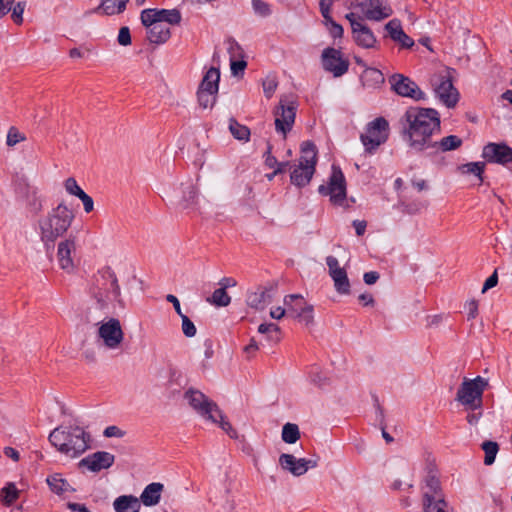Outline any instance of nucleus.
I'll return each mask as SVG.
<instances>
[{
    "mask_svg": "<svg viewBox=\"0 0 512 512\" xmlns=\"http://www.w3.org/2000/svg\"><path fill=\"white\" fill-rule=\"evenodd\" d=\"M403 139L417 152L428 151L435 132H440V114L433 108L409 107L400 119Z\"/></svg>",
    "mask_w": 512,
    "mask_h": 512,
    "instance_id": "1",
    "label": "nucleus"
},
{
    "mask_svg": "<svg viewBox=\"0 0 512 512\" xmlns=\"http://www.w3.org/2000/svg\"><path fill=\"white\" fill-rule=\"evenodd\" d=\"M74 218L73 211L60 203L39 219L40 239L47 251L53 249L56 240L66 234Z\"/></svg>",
    "mask_w": 512,
    "mask_h": 512,
    "instance_id": "2",
    "label": "nucleus"
},
{
    "mask_svg": "<svg viewBox=\"0 0 512 512\" xmlns=\"http://www.w3.org/2000/svg\"><path fill=\"white\" fill-rule=\"evenodd\" d=\"M49 442L60 453L76 458L89 448L90 435L79 426H59L51 431Z\"/></svg>",
    "mask_w": 512,
    "mask_h": 512,
    "instance_id": "3",
    "label": "nucleus"
},
{
    "mask_svg": "<svg viewBox=\"0 0 512 512\" xmlns=\"http://www.w3.org/2000/svg\"><path fill=\"white\" fill-rule=\"evenodd\" d=\"M95 279V286L92 294L96 299L100 309L107 307L108 300L116 301L120 307H124V301L121 298V289L118 283L116 273L110 266H105L98 272Z\"/></svg>",
    "mask_w": 512,
    "mask_h": 512,
    "instance_id": "4",
    "label": "nucleus"
},
{
    "mask_svg": "<svg viewBox=\"0 0 512 512\" xmlns=\"http://www.w3.org/2000/svg\"><path fill=\"white\" fill-rule=\"evenodd\" d=\"M488 386V381L477 376L474 379L465 378L456 393V400L462 404L466 410H481L483 406V393Z\"/></svg>",
    "mask_w": 512,
    "mask_h": 512,
    "instance_id": "5",
    "label": "nucleus"
},
{
    "mask_svg": "<svg viewBox=\"0 0 512 512\" xmlns=\"http://www.w3.org/2000/svg\"><path fill=\"white\" fill-rule=\"evenodd\" d=\"M389 138V122L384 117H377L367 123L360 141L366 154L372 155Z\"/></svg>",
    "mask_w": 512,
    "mask_h": 512,
    "instance_id": "6",
    "label": "nucleus"
},
{
    "mask_svg": "<svg viewBox=\"0 0 512 512\" xmlns=\"http://www.w3.org/2000/svg\"><path fill=\"white\" fill-rule=\"evenodd\" d=\"M321 196H329V201L334 206H342L347 198V183L345 176L338 165L333 164L331 174L326 184L318 187Z\"/></svg>",
    "mask_w": 512,
    "mask_h": 512,
    "instance_id": "7",
    "label": "nucleus"
},
{
    "mask_svg": "<svg viewBox=\"0 0 512 512\" xmlns=\"http://www.w3.org/2000/svg\"><path fill=\"white\" fill-rule=\"evenodd\" d=\"M184 398L188 400L189 405L204 419L217 422L216 416L213 412H220L219 406L216 402L210 400L204 393L199 390L189 388Z\"/></svg>",
    "mask_w": 512,
    "mask_h": 512,
    "instance_id": "8",
    "label": "nucleus"
},
{
    "mask_svg": "<svg viewBox=\"0 0 512 512\" xmlns=\"http://www.w3.org/2000/svg\"><path fill=\"white\" fill-rule=\"evenodd\" d=\"M453 69H446L444 73L437 76L435 82V93L440 101L448 108H453L459 101V93L453 85Z\"/></svg>",
    "mask_w": 512,
    "mask_h": 512,
    "instance_id": "9",
    "label": "nucleus"
},
{
    "mask_svg": "<svg viewBox=\"0 0 512 512\" xmlns=\"http://www.w3.org/2000/svg\"><path fill=\"white\" fill-rule=\"evenodd\" d=\"M391 90L401 97L411 98L415 101L424 100L426 95L415 81L408 76L395 73L388 78Z\"/></svg>",
    "mask_w": 512,
    "mask_h": 512,
    "instance_id": "10",
    "label": "nucleus"
},
{
    "mask_svg": "<svg viewBox=\"0 0 512 512\" xmlns=\"http://www.w3.org/2000/svg\"><path fill=\"white\" fill-rule=\"evenodd\" d=\"M345 18L350 22L352 38L355 43L365 49L374 48L377 42L376 37L372 30L361 22V17L350 12L346 14Z\"/></svg>",
    "mask_w": 512,
    "mask_h": 512,
    "instance_id": "11",
    "label": "nucleus"
},
{
    "mask_svg": "<svg viewBox=\"0 0 512 512\" xmlns=\"http://www.w3.org/2000/svg\"><path fill=\"white\" fill-rule=\"evenodd\" d=\"M321 61L323 69L332 73L334 77H341L347 73L350 65L342 52L333 47H327L322 51Z\"/></svg>",
    "mask_w": 512,
    "mask_h": 512,
    "instance_id": "12",
    "label": "nucleus"
},
{
    "mask_svg": "<svg viewBox=\"0 0 512 512\" xmlns=\"http://www.w3.org/2000/svg\"><path fill=\"white\" fill-rule=\"evenodd\" d=\"M482 157L488 163L506 165L512 162V148L506 143H487L482 150Z\"/></svg>",
    "mask_w": 512,
    "mask_h": 512,
    "instance_id": "13",
    "label": "nucleus"
},
{
    "mask_svg": "<svg viewBox=\"0 0 512 512\" xmlns=\"http://www.w3.org/2000/svg\"><path fill=\"white\" fill-rule=\"evenodd\" d=\"M297 104L290 102L285 105L283 100H280V105L275 112V128L277 132H281L284 137L291 131L296 117Z\"/></svg>",
    "mask_w": 512,
    "mask_h": 512,
    "instance_id": "14",
    "label": "nucleus"
},
{
    "mask_svg": "<svg viewBox=\"0 0 512 512\" xmlns=\"http://www.w3.org/2000/svg\"><path fill=\"white\" fill-rule=\"evenodd\" d=\"M326 264L329 269V275L334 282V287L337 293L341 295H348L351 292V285L347 272L344 268L339 266V262L336 257L328 256L326 258Z\"/></svg>",
    "mask_w": 512,
    "mask_h": 512,
    "instance_id": "15",
    "label": "nucleus"
},
{
    "mask_svg": "<svg viewBox=\"0 0 512 512\" xmlns=\"http://www.w3.org/2000/svg\"><path fill=\"white\" fill-rule=\"evenodd\" d=\"M98 334L104 344L111 349L118 347L124 336L120 321L116 318H110L103 323L99 327Z\"/></svg>",
    "mask_w": 512,
    "mask_h": 512,
    "instance_id": "16",
    "label": "nucleus"
},
{
    "mask_svg": "<svg viewBox=\"0 0 512 512\" xmlns=\"http://www.w3.org/2000/svg\"><path fill=\"white\" fill-rule=\"evenodd\" d=\"M115 461V456L106 451H97L80 460L79 466L86 467L92 472H99L110 468Z\"/></svg>",
    "mask_w": 512,
    "mask_h": 512,
    "instance_id": "17",
    "label": "nucleus"
},
{
    "mask_svg": "<svg viewBox=\"0 0 512 512\" xmlns=\"http://www.w3.org/2000/svg\"><path fill=\"white\" fill-rule=\"evenodd\" d=\"M357 6L369 20L380 21L392 14L390 7H382L381 0H359Z\"/></svg>",
    "mask_w": 512,
    "mask_h": 512,
    "instance_id": "18",
    "label": "nucleus"
},
{
    "mask_svg": "<svg viewBox=\"0 0 512 512\" xmlns=\"http://www.w3.org/2000/svg\"><path fill=\"white\" fill-rule=\"evenodd\" d=\"M76 250L75 237H69L59 242L57 248V259L60 267L67 272L74 269L72 253Z\"/></svg>",
    "mask_w": 512,
    "mask_h": 512,
    "instance_id": "19",
    "label": "nucleus"
},
{
    "mask_svg": "<svg viewBox=\"0 0 512 512\" xmlns=\"http://www.w3.org/2000/svg\"><path fill=\"white\" fill-rule=\"evenodd\" d=\"M273 286H259L256 291L250 292L247 295L246 303L249 307L256 310H264L267 304L271 302L270 292L273 290Z\"/></svg>",
    "mask_w": 512,
    "mask_h": 512,
    "instance_id": "20",
    "label": "nucleus"
},
{
    "mask_svg": "<svg viewBox=\"0 0 512 512\" xmlns=\"http://www.w3.org/2000/svg\"><path fill=\"white\" fill-rule=\"evenodd\" d=\"M20 193L24 197L26 207L31 213L37 215L43 210V199L36 187L25 184L20 188Z\"/></svg>",
    "mask_w": 512,
    "mask_h": 512,
    "instance_id": "21",
    "label": "nucleus"
},
{
    "mask_svg": "<svg viewBox=\"0 0 512 512\" xmlns=\"http://www.w3.org/2000/svg\"><path fill=\"white\" fill-rule=\"evenodd\" d=\"M279 464L282 469L289 471L297 477L304 475L308 471V466H305V458L297 459L292 454H281Z\"/></svg>",
    "mask_w": 512,
    "mask_h": 512,
    "instance_id": "22",
    "label": "nucleus"
},
{
    "mask_svg": "<svg viewBox=\"0 0 512 512\" xmlns=\"http://www.w3.org/2000/svg\"><path fill=\"white\" fill-rule=\"evenodd\" d=\"M462 139L457 135H449L443 137L439 141H431L429 144V154H437L439 152L454 151L462 146Z\"/></svg>",
    "mask_w": 512,
    "mask_h": 512,
    "instance_id": "23",
    "label": "nucleus"
},
{
    "mask_svg": "<svg viewBox=\"0 0 512 512\" xmlns=\"http://www.w3.org/2000/svg\"><path fill=\"white\" fill-rule=\"evenodd\" d=\"M164 490V485L159 482H152L148 484L142 491L139 501L145 506H155L160 502L161 494Z\"/></svg>",
    "mask_w": 512,
    "mask_h": 512,
    "instance_id": "24",
    "label": "nucleus"
},
{
    "mask_svg": "<svg viewBox=\"0 0 512 512\" xmlns=\"http://www.w3.org/2000/svg\"><path fill=\"white\" fill-rule=\"evenodd\" d=\"M423 512H453L445 497L435 499L433 494L422 495Z\"/></svg>",
    "mask_w": 512,
    "mask_h": 512,
    "instance_id": "25",
    "label": "nucleus"
},
{
    "mask_svg": "<svg viewBox=\"0 0 512 512\" xmlns=\"http://www.w3.org/2000/svg\"><path fill=\"white\" fill-rule=\"evenodd\" d=\"M425 487L427 488L423 494H433L435 499L444 497L441 482L438 477L437 470L429 467L426 477L424 478Z\"/></svg>",
    "mask_w": 512,
    "mask_h": 512,
    "instance_id": "26",
    "label": "nucleus"
},
{
    "mask_svg": "<svg viewBox=\"0 0 512 512\" xmlns=\"http://www.w3.org/2000/svg\"><path fill=\"white\" fill-rule=\"evenodd\" d=\"M113 507L116 512H139L141 504L134 495H121L114 500Z\"/></svg>",
    "mask_w": 512,
    "mask_h": 512,
    "instance_id": "27",
    "label": "nucleus"
},
{
    "mask_svg": "<svg viewBox=\"0 0 512 512\" xmlns=\"http://www.w3.org/2000/svg\"><path fill=\"white\" fill-rule=\"evenodd\" d=\"M314 172H315L314 167H312V166L306 167V166L299 164L291 172V175H290L291 183L300 188L304 187L310 183Z\"/></svg>",
    "mask_w": 512,
    "mask_h": 512,
    "instance_id": "28",
    "label": "nucleus"
},
{
    "mask_svg": "<svg viewBox=\"0 0 512 512\" xmlns=\"http://www.w3.org/2000/svg\"><path fill=\"white\" fill-rule=\"evenodd\" d=\"M360 79L364 87L372 89L380 87L385 81L383 73L379 69L371 67L364 69Z\"/></svg>",
    "mask_w": 512,
    "mask_h": 512,
    "instance_id": "29",
    "label": "nucleus"
},
{
    "mask_svg": "<svg viewBox=\"0 0 512 512\" xmlns=\"http://www.w3.org/2000/svg\"><path fill=\"white\" fill-rule=\"evenodd\" d=\"M284 305L286 307L287 314L295 318L309 304H307L302 295L289 294L284 297Z\"/></svg>",
    "mask_w": 512,
    "mask_h": 512,
    "instance_id": "30",
    "label": "nucleus"
},
{
    "mask_svg": "<svg viewBox=\"0 0 512 512\" xmlns=\"http://www.w3.org/2000/svg\"><path fill=\"white\" fill-rule=\"evenodd\" d=\"M317 161V149L316 145L312 141H304L301 144V157L299 164L306 167L316 166Z\"/></svg>",
    "mask_w": 512,
    "mask_h": 512,
    "instance_id": "31",
    "label": "nucleus"
},
{
    "mask_svg": "<svg viewBox=\"0 0 512 512\" xmlns=\"http://www.w3.org/2000/svg\"><path fill=\"white\" fill-rule=\"evenodd\" d=\"M219 80H220V71L218 68L211 67L208 69L199 85L198 89H203L206 91H212L214 93H218L219 89Z\"/></svg>",
    "mask_w": 512,
    "mask_h": 512,
    "instance_id": "32",
    "label": "nucleus"
},
{
    "mask_svg": "<svg viewBox=\"0 0 512 512\" xmlns=\"http://www.w3.org/2000/svg\"><path fill=\"white\" fill-rule=\"evenodd\" d=\"M147 34L148 40L154 44H163L171 36L170 28L159 23L149 27Z\"/></svg>",
    "mask_w": 512,
    "mask_h": 512,
    "instance_id": "33",
    "label": "nucleus"
},
{
    "mask_svg": "<svg viewBox=\"0 0 512 512\" xmlns=\"http://www.w3.org/2000/svg\"><path fill=\"white\" fill-rule=\"evenodd\" d=\"M129 0H102L101 4L94 10L96 13L102 11L105 15H116L126 9Z\"/></svg>",
    "mask_w": 512,
    "mask_h": 512,
    "instance_id": "34",
    "label": "nucleus"
},
{
    "mask_svg": "<svg viewBox=\"0 0 512 512\" xmlns=\"http://www.w3.org/2000/svg\"><path fill=\"white\" fill-rule=\"evenodd\" d=\"M229 130L237 140L247 142L250 139V129L247 126L240 124L235 118H230Z\"/></svg>",
    "mask_w": 512,
    "mask_h": 512,
    "instance_id": "35",
    "label": "nucleus"
},
{
    "mask_svg": "<svg viewBox=\"0 0 512 512\" xmlns=\"http://www.w3.org/2000/svg\"><path fill=\"white\" fill-rule=\"evenodd\" d=\"M157 14L159 18V24L166 22L171 25H176L181 22V13L177 9H157Z\"/></svg>",
    "mask_w": 512,
    "mask_h": 512,
    "instance_id": "36",
    "label": "nucleus"
},
{
    "mask_svg": "<svg viewBox=\"0 0 512 512\" xmlns=\"http://www.w3.org/2000/svg\"><path fill=\"white\" fill-rule=\"evenodd\" d=\"M300 439V431L297 424L286 423L282 428V440L287 444L296 443Z\"/></svg>",
    "mask_w": 512,
    "mask_h": 512,
    "instance_id": "37",
    "label": "nucleus"
},
{
    "mask_svg": "<svg viewBox=\"0 0 512 512\" xmlns=\"http://www.w3.org/2000/svg\"><path fill=\"white\" fill-rule=\"evenodd\" d=\"M458 169L463 174H474L478 177L480 183L483 182V173L485 170V163L484 162H470L463 164L458 167Z\"/></svg>",
    "mask_w": 512,
    "mask_h": 512,
    "instance_id": "38",
    "label": "nucleus"
},
{
    "mask_svg": "<svg viewBox=\"0 0 512 512\" xmlns=\"http://www.w3.org/2000/svg\"><path fill=\"white\" fill-rule=\"evenodd\" d=\"M1 500L4 505H12L19 497V491L14 483H7L0 492Z\"/></svg>",
    "mask_w": 512,
    "mask_h": 512,
    "instance_id": "39",
    "label": "nucleus"
},
{
    "mask_svg": "<svg viewBox=\"0 0 512 512\" xmlns=\"http://www.w3.org/2000/svg\"><path fill=\"white\" fill-rule=\"evenodd\" d=\"M481 448L485 452L484 464L487 466L492 465L495 462L496 455L499 451V445L494 441H484Z\"/></svg>",
    "mask_w": 512,
    "mask_h": 512,
    "instance_id": "40",
    "label": "nucleus"
},
{
    "mask_svg": "<svg viewBox=\"0 0 512 512\" xmlns=\"http://www.w3.org/2000/svg\"><path fill=\"white\" fill-rule=\"evenodd\" d=\"M208 301L216 306L225 307L230 304L231 297L228 295L226 287L223 286L216 289L213 292L211 298H208Z\"/></svg>",
    "mask_w": 512,
    "mask_h": 512,
    "instance_id": "41",
    "label": "nucleus"
},
{
    "mask_svg": "<svg viewBox=\"0 0 512 512\" xmlns=\"http://www.w3.org/2000/svg\"><path fill=\"white\" fill-rule=\"evenodd\" d=\"M198 191L193 185H189L183 192V199L181 201L182 209L194 208L197 204Z\"/></svg>",
    "mask_w": 512,
    "mask_h": 512,
    "instance_id": "42",
    "label": "nucleus"
},
{
    "mask_svg": "<svg viewBox=\"0 0 512 512\" xmlns=\"http://www.w3.org/2000/svg\"><path fill=\"white\" fill-rule=\"evenodd\" d=\"M280 331V327L275 323H262L258 327L259 333L267 334L268 338L275 342L280 340Z\"/></svg>",
    "mask_w": 512,
    "mask_h": 512,
    "instance_id": "43",
    "label": "nucleus"
},
{
    "mask_svg": "<svg viewBox=\"0 0 512 512\" xmlns=\"http://www.w3.org/2000/svg\"><path fill=\"white\" fill-rule=\"evenodd\" d=\"M216 94L212 91H206L203 89H198L197 91V98L199 105L206 109V108H212L214 104L216 103Z\"/></svg>",
    "mask_w": 512,
    "mask_h": 512,
    "instance_id": "44",
    "label": "nucleus"
},
{
    "mask_svg": "<svg viewBox=\"0 0 512 512\" xmlns=\"http://www.w3.org/2000/svg\"><path fill=\"white\" fill-rule=\"evenodd\" d=\"M323 24L326 26L330 36L334 39L342 38L344 34V29L342 25L334 21L332 16L328 18H323Z\"/></svg>",
    "mask_w": 512,
    "mask_h": 512,
    "instance_id": "45",
    "label": "nucleus"
},
{
    "mask_svg": "<svg viewBox=\"0 0 512 512\" xmlns=\"http://www.w3.org/2000/svg\"><path fill=\"white\" fill-rule=\"evenodd\" d=\"M157 9L155 8H148L144 9L141 12L140 19L143 26L149 28L153 25H156L159 23V18L157 16Z\"/></svg>",
    "mask_w": 512,
    "mask_h": 512,
    "instance_id": "46",
    "label": "nucleus"
},
{
    "mask_svg": "<svg viewBox=\"0 0 512 512\" xmlns=\"http://www.w3.org/2000/svg\"><path fill=\"white\" fill-rule=\"evenodd\" d=\"M213 414L217 418L216 424H219V426L233 439H236L238 437L237 431L232 427L231 423L226 420L223 412L220 410V412H213Z\"/></svg>",
    "mask_w": 512,
    "mask_h": 512,
    "instance_id": "47",
    "label": "nucleus"
},
{
    "mask_svg": "<svg viewBox=\"0 0 512 512\" xmlns=\"http://www.w3.org/2000/svg\"><path fill=\"white\" fill-rule=\"evenodd\" d=\"M385 29L387 30L391 39L395 42L401 37L404 30L402 29L401 23L397 19L390 20L386 25Z\"/></svg>",
    "mask_w": 512,
    "mask_h": 512,
    "instance_id": "48",
    "label": "nucleus"
},
{
    "mask_svg": "<svg viewBox=\"0 0 512 512\" xmlns=\"http://www.w3.org/2000/svg\"><path fill=\"white\" fill-rule=\"evenodd\" d=\"M47 483L52 492L61 494L66 491L65 486L67 481L60 478L58 475H53L47 478Z\"/></svg>",
    "mask_w": 512,
    "mask_h": 512,
    "instance_id": "49",
    "label": "nucleus"
},
{
    "mask_svg": "<svg viewBox=\"0 0 512 512\" xmlns=\"http://www.w3.org/2000/svg\"><path fill=\"white\" fill-rule=\"evenodd\" d=\"M25 8H26L25 1L17 2L15 5L13 4L12 9H11L12 10L11 18L16 25H21L23 23V13L25 11Z\"/></svg>",
    "mask_w": 512,
    "mask_h": 512,
    "instance_id": "50",
    "label": "nucleus"
},
{
    "mask_svg": "<svg viewBox=\"0 0 512 512\" xmlns=\"http://www.w3.org/2000/svg\"><path fill=\"white\" fill-rule=\"evenodd\" d=\"M226 44H227V51L229 53L230 60L237 59L238 57L243 58V49L241 48V46L238 44V42L235 39H233V38L227 39Z\"/></svg>",
    "mask_w": 512,
    "mask_h": 512,
    "instance_id": "51",
    "label": "nucleus"
},
{
    "mask_svg": "<svg viewBox=\"0 0 512 512\" xmlns=\"http://www.w3.org/2000/svg\"><path fill=\"white\" fill-rule=\"evenodd\" d=\"M374 398V402H375V406H376V409H377V412L379 413L380 417H381V421H380V424H381V430H382V436L383 438L385 439V441L387 443H391L394 441L393 437L386 431V426L384 424V412H383V408L380 406L379 404V400H378V397L376 395L373 396Z\"/></svg>",
    "mask_w": 512,
    "mask_h": 512,
    "instance_id": "52",
    "label": "nucleus"
},
{
    "mask_svg": "<svg viewBox=\"0 0 512 512\" xmlns=\"http://www.w3.org/2000/svg\"><path fill=\"white\" fill-rule=\"evenodd\" d=\"M181 320L183 334L188 338L194 337L197 332L194 323L190 320V318L187 315H182Z\"/></svg>",
    "mask_w": 512,
    "mask_h": 512,
    "instance_id": "53",
    "label": "nucleus"
},
{
    "mask_svg": "<svg viewBox=\"0 0 512 512\" xmlns=\"http://www.w3.org/2000/svg\"><path fill=\"white\" fill-rule=\"evenodd\" d=\"M64 187L66 191L73 196L78 197L81 195L84 191L83 189L78 185L77 181L73 177H69L64 182Z\"/></svg>",
    "mask_w": 512,
    "mask_h": 512,
    "instance_id": "54",
    "label": "nucleus"
},
{
    "mask_svg": "<svg viewBox=\"0 0 512 512\" xmlns=\"http://www.w3.org/2000/svg\"><path fill=\"white\" fill-rule=\"evenodd\" d=\"M25 136L19 132V130L16 127H10L7 133V145L8 146H14L17 143L24 141Z\"/></svg>",
    "mask_w": 512,
    "mask_h": 512,
    "instance_id": "55",
    "label": "nucleus"
},
{
    "mask_svg": "<svg viewBox=\"0 0 512 512\" xmlns=\"http://www.w3.org/2000/svg\"><path fill=\"white\" fill-rule=\"evenodd\" d=\"M262 86L265 96L269 99L273 96L274 92L276 91L278 82L275 77H267L263 81Z\"/></svg>",
    "mask_w": 512,
    "mask_h": 512,
    "instance_id": "56",
    "label": "nucleus"
},
{
    "mask_svg": "<svg viewBox=\"0 0 512 512\" xmlns=\"http://www.w3.org/2000/svg\"><path fill=\"white\" fill-rule=\"evenodd\" d=\"M252 7L262 17H266L271 13L269 4L262 0H252Z\"/></svg>",
    "mask_w": 512,
    "mask_h": 512,
    "instance_id": "57",
    "label": "nucleus"
},
{
    "mask_svg": "<svg viewBox=\"0 0 512 512\" xmlns=\"http://www.w3.org/2000/svg\"><path fill=\"white\" fill-rule=\"evenodd\" d=\"M313 306L308 305L304 310H302L295 318L301 322H304L306 325H309L313 322Z\"/></svg>",
    "mask_w": 512,
    "mask_h": 512,
    "instance_id": "58",
    "label": "nucleus"
},
{
    "mask_svg": "<svg viewBox=\"0 0 512 512\" xmlns=\"http://www.w3.org/2000/svg\"><path fill=\"white\" fill-rule=\"evenodd\" d=\"M117 41L121 46H128L131 44V34L129 27L123 26L119 29Z\"/></svg>",
    "mask_w": 512,
    "mask_h": 512,
    "instance_id": "59",
    "label": "nucleus"
},
{
    "mask_svg": "<svg viewBox=\"0 0 512 512\" xmlns=\"http://www.w3.org/2000/svg\"><path fill=\"white\" fill-rule=\"evenodd\" d=\"M465 310L467 311L468 320L475 319L478 315V302L476 300H470L465 304Z\"/></svg>",
    "mask_w": 512,
    "mask_h": 512,
    "instance_id": "60",
    "label": "nucleus"
},
{
    "mask_svg": "<svg viewBox=\"0 0 512 512\" xmlns=\"http://www.w3.org/2000/svg\"><path fill=\"white\" fill-rule=\"evenodd\" d=\"M125 431L121 430L118 426L111 425L105 428L103 435L107 438L118 437L121 438L125 435Z\"/></svg>",
    "mask_w": 512,
    "mask_h": 512,
    "instance_id": "61",
    "label": "nucleus"
},
{
    "mask_svg": "<svg viewBox=\"0 0 512 512\" xmlns=\"http://www.w3.org/2000/svg\"><path fill=\"white\" fill-rule=\"evenodd\" d=\"M230 66H231V72L233 75H238L239 72H243L244 69L246 68L247 66V63L245 60H243V58H241L240 60H237V59H231L230 60Z\"/></svg>",
    "mask_w": 512,
    "mask_h": 512,
    "instance_id": "62",
    "label": "nucleus"
},
{
    "mask_svg": "<svg viewBox=\"0 0 512 512\" xmlns=\"http://www.w3.org/2000/svg\"><path fill=\"white\" fill-rule=\"evenodd\" d=\"M332 0H320L319 8L323 18H328L331 16V7L333 5Z\"/></svg>",
    "mask_w": 512,
    "mask_h": 512,
    "instance_id": "63",
    "label": "nucleus"
},
{
    "mask_svg": "<svg viewBox=\"0 0 512 512\" xmlns=\"http://www.w3.org/2000/svg\"><path fill=\"white\" fill-rule=\"evenodd\" d=\"M78 198L82 201L86 213H90L94 209V201L87 193L83 192Z\"/></svg>",
    "mask_w": 512,
    "mask_h": 512,
    "instance_id": "64",
    "label": "nucleus"
}]
</instances>
